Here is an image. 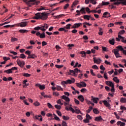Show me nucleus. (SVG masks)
<instances>
[{"mask_svg":"<svg viewBox=\"0 0 126 126\" xmlns=\"http://www.w3.org/2000/svg\"><path fill=\"white\" fill-rule=\"evenodd\" d=\"M35 86L39 87V89L40 90H44L46 88V86L45 85H41V84H36L35 85Z\"/></svg>","mask_w":126,"mask_h":126,"instance_id":"obj_8","label":"nucleus"},{"mask_svg":"<svg viewBox=\"0 0 126 126\" xmlns=\"http://www.w3.org/2000/svg\"><path fill=\"white\" fill-rule=\"evenodd\" d=\"M114 53L116 58H122V56H120V53H119V50L118 49H115Z\"/></svg>","mask_w":126,"mask_h":126,"instance_id":"obj_9","label":"nucleus"},{"mask_svg":"<svg viewBox=\"0 0 126 126\" xmlns=\"http://www.w3.org/2000/svg\"><path fill=\"white\" fill-rule=\"evenodd\" d=\"M111 14L108 12H105L102 15V17L104 18H109V17H111Z\"/></svg>","mask_w":126,"mask_h":126,"instance_id":"obj_7","label":"nucleus"},{"mask_svg":"<svg viewBox=\"0 0 126 126\" xmlns=\"http://www.w3.org/2000/svg\"><path fill=\"white\" fill-rule=\"evenodd\" d=\"M78 4V1L75 0L71 6V8H73V7H74L75 5H77Z\"/></svg>","mask_w":126,"mask_h":126,"instance_id":"obj_29","label":"nucleus"},{"mask_svg":"<svg viewBox=\"0 0 126 126\" xmlns=\"http://www.w3.org/2000/svg\"><path fill=\"white\" fill-rule=\"evenodd\" d=\"M56 67H57V68H62V67H63V65H58L56 64L55 65Z\"/></svg>","mask_w":126,"mask_h":126,"instance_id":"obj_52","label":"nucleus"},{"mask_svg":"<svg viewBox=\"0 0 126 126\" xmlns=\"http://www.w3.org/2000/svg\"><path fill=\"white\" fill-rule=\"evenodd\" d=\"M105 83L106 85H107L108 86H110V87H112L113 85H114V83H113V82L110 81H106L105 82Z\"/></svg>","mask_w":126,"mask_h":126,"instance_id":"obj_18","label":"nucleus"},{"mask_svg":"<svg viewBox=\"0 0 126 126\" xmlns=\"http://www.w3.org/2000/svg\"><path fill=\"white\" fill-rule=\"evenodd\" d=\"M111 92H115V85H112L111 89Z\"/></svg>","mask_w":126,"mask_h":126,"instance_id":"obj_60","label":"nucleus"},{"mask_svg":"<svg viewBox=\"0 0 126 126\" xmlns=\"http://www.w3.org/2000/svg\"><path fill=\"white\" fill-rule=\"evenodd\" d=\"M119 37L120 38V39H121V42L122 43H124L125 44H126V38L125 37H123V36H119Z\"/></svg>","mask_w":126,"mask_h":126,"instance_id":"obj_24","label":"nucleus"},{"mask_svg":"<svg viewBox=\"0 0 126 126\" xmlns=\"http://www.w3.org/2000/svg\"><path fill=\"white\" fill-rule=\"evenodd\" d=\"M72 83V82L71 81V80L68 79L67 81H63L61 84L62 85L63 87H65V85L67 84H71Z\"/></svg>","mask_w":126,"mask_h":126,"instance_id":"obj_5","label":"nucleus"},{"mask_svg":"<svg viewBox=\"0 0 126 126\" xmlns=\"http://www.w3.org/2000/svg\"><path fill=\"white\" fill-rule=\"evenodd\" d=\"M75 113H76V114H81L80 110L79 109H75Z\"/></svg>","mask_w":126,"mask_h":126,"instance_id":"obj_61","label":"nucleus"},{"mask_svg":"<svg viewBox=\"0 0 126 126\" xmlns=\"http://www.w3.org/2000/svg\"><path fill=\"white\" fill-rule=\"evenodd\" d=\"M78 99L81 101V102H84V97H83V95H79L78 97Z\"/></svg>","mask_w":126,"mask_h":126,"instance_id":"obj_25","label":"nucleus"},{"mask_svg":"<svg viewBox=\"0 0 126 126\" xmlns=\"http://www.w3.org/2000/svg\"><path fill=\"white\" fill-rule=\"evenodd\" d=\"M93 59H94V63H97V64L101 63V59H96V57H94Z\"/></svg>","mask_w":126,"mask_h":126,"instance_id":"obj_11","label":"nucleus"},{"mask_svg":"<svg viewBox=\"0 0 126 126\" xmlns=\"http://www.w3.org/2000/svg\"><path fill=\"white\" fill-rule=\"evenodd\" d=\"M41 28L42 29L46 28V29H48V28H49V26L47 24H44L43 25L41 26Z\"/></svg>","mask_w":126,"mask_h":126,"instance_id":"obj_31","label":"nucleus"},{"mask_svg":"<svg viewBox=\"0 0 126 126\" xmlns=\"http://www.w3.org/2000/svg\"><path fill=\"white\" fill-rule=\"evenodd\" d=\"M56 89H57V91H61V90L62 91H63V90L62 89V87H61V86H57Z\"/></svg>","mask_w":126,"mask_h":126,"instance_id":"obj_34","label":"nucleus"},{"mask_svg":"<svg viewBox=\"0 0 126 126\" xmlns=\"http://www.w3.org/2000/svg\"><path fill=\"white\" fill-rule=\"evenodd\" d=\"M86 119H88V120H91L92 119V118L91 117V116H90V115H89V114H86Z\"/></svg>","mask_w":126,"mask_h":126,"instance_id":"obj_53","label":"nucleus"},{"mask_svg":"<svg viewBox=\"0 0 126 126\" xmlns=\"http://www.w3.org/2000/svg\"><path fill=\"white\" fill-rule=\"evenodd\" d=\"M93 109V107L91 106H90L88 109V110H87L86 111L87 113H90L91 112V111H92V110Z\"/></svg>","mask_w":126,"mask_h":126,"instance_id":"obj_39","label":"nucleus"},{"mask_svg":"<svg viewBox=\"0 0 126 126\" xmlns=\"http://www.w3.org/2000/svg\"><path fill=\"white\" fill-rule=\"evenodd\" d=\"M39 3H40V1H36V0H30L27 2V4H28L30 7H31L32 5H35V4H36V5H38Z\"/></svg>","mask_w":126,"mask_h":126,"instance_id":"obj_3","label":"nucleus"},{"mask_svg":"<svg viewBox=\"0 0 126 126\" xmlns=\"http://www.w3.org/2000/svg\"><path fill=\"white\" fill-rule=\"evenodd\" d=\"M27 25V22H22L20 23V27H25Z\"/></svg>","mask_w":126,"mask_h":126,"instance_id":"obj_21","label":"nucleus"},{"mask_svg":"<svg viewBox=\"0 0 126 126\" xmlns=\"http://www.w3.org/2000/svg\"><path fill=\"white\" fill-rule=\"evenodd\" d=\"M45 7L41 6L39 8L36 9V10H37L38 11H41V10H45Z\"/></svg>","mask_w":126,"mask_h":126,"instance_id":"obj_44","label":"nucleus"},{"mask_svg":"<svg viewBox=\"0 0 126 126\" xmlns=\"http://www.w3.org/2000/svg\"><path fill=\"white\" fill-rule=\"evenodd\" d=\"M53 120H56V121H58V122H60V121H61L60 118H59L57 116H55V117H54V119L53 118Z\"/></svg>","mask_w":126,"mask_h":126,"instance_id":"obj_56","label":"nucleus"},{"mask_svg":"<svg viewBox=\"0 0 126 126\" xmlns=\"http://www.w3.org/2000/svg\"><path fill=\"white\" fill-rule=\"evenodd\" d=\"M92 101H93L94 103L97 104L98 103V100H99V98L98 97H93V96H92Z\"/></svg>","mask_w":126,"mask_h":126,"instance_id":"obj_14","label":"nucleus"},{"mask_svg":"<svg viewBox=\"0 0 126 126\" xmlns=\"http://www.w3.org/2000/svg\"><path fill=\"white\" fill-rule=\"evenodd\" d=\"M81 83H82L81 84V87H86V83L84 82H81Z\"/></svg>","mask_w":126,"mask_h":126,"instance_id":"obj_54","label":"nucleus"},{"mask_svg":"<svg viewBox=\"0 0 126 126\" xmlns=\"http://www.w3.org/2000/svg\"><path fill=\"white\" fill-rule=\"evenodd\" d=\"M25 54H26L27 55H28V56H29L31 54V51H30L29 50H27L26 51Z\"/></svg>","mask_w":126,"mask_h":126,"instance_id":"obj_64","label":"nucleus"},{"mask_svg":"<svg viewBox=\"0 0 126 126\" xmlns=\"http://www.w3.org/2000/svg\"><path fill=\"white\" fill-rule=\"evenodd\" d=\"M93 112L94 113V114H95L96 115H97V114H99V113H100V112H99V110H98V109H97V108L94 109Z\"/></svg>","mask_w":126,"mask_h":126,"instance_id":"obj_33","label":"nucleus"},{"mask_svg":"<svg viewBox=\"0 0 126 126\" xmlns=\"http://www.w3.org/2000/svg\"><path fill=\"white\" fill-rule=\"evenodd\" d=\"M49 17V14L46 12H38L35 14L34 19H41V20H47Z\"/></svg>","mask_w":126,"mask_h":126,"instance_id":"obj_1","label":"nucleus"},{"mask_svg":"<svg viewBox=\"0 0 126 126\" xmlns=\"http://www.w3.org/2000/svg\"><path fill=\"white\" fill-rule=\"evenodd\" d=\"M83 122L86 124H88V123H89V119H88L87 118H86V119L83 120Z\"/></svg>","mask_w":126,"mask_h":126,"instance_id":"obj_63","label":"nucleus"},{"mask_svg":"<svg viewBox=\"0 0 126 126\" xmlns=\"http://www.w3.org/2000/svg\"><path fill=\"white\" fill-rule=\"evenodd\" d=\"M108 4H110L109 2H105V1H102V5H108Z\"/></svg>","mask_w":126,"mask_h":126,"instance_id":"obj_48","label":"nucleus"},{"mask_svg":"<svg viewBox=\"0 0 126 126\" xmlns=\"http://www.w3.org/2000/svg\"><path fill=\"white\" fill-rule=\"evenodd\" d=\"M80 54H81V55H81V57H82V58H87V55H86V52H85V51H81L80 52Z\"/></svg>","mask_w":126,"mask_h":126,"instance_id":"obj_16","label":"nucleus"},{"mask_svg":"<svg viewBox=\"0 0 126 126\" xmlns=\"http://www.w3.org/2000/svg\"><path fill=\"white\" fill-rule=\"evenodd\" d=\"M62 99H63V100H65L66 102H70V99H69V97H67L65 95H63L61 97Z\"/></svg>","mask_w":126,"mask_h":126,"instance_id":"obj_10","label":"nucleus"},{"mask_svg":"<svg viewBox=\"0 0 126 126\" xmlns=\"http://www.w3.org/2000/svg\"><path fill=\"white\" fill-rule=\"evenodd\" d=\"M35 58H37V56L34 54H32L28 56L27 59H35Z\"/></svg>","mask_w":126,"mask_h":126,"instance_id":"obj_15","label":"nucleus"},{"mask_svg":"<svg viewBox=\"0 0 126 126\" xmlns=\"http://www.w3.org/2000/svg\"><path fill=\"white\" fill-rule=\"evenodd\" d=\"M4 72L7 73V74H9L10 73H12V71L11 69H9L4 70Z\"/></svg>","mask_w":126,"mask_h":126,"instance_id":"obj_28","label":"nucleus"},{"mask_svg":"<svg viewBox=\"0 0 126 126\" xmlns=\"http://www.w3.org/2000/svg\"><path fill=\"white\" fill-rule=\"evenodd\" d=\"M16 41H18V39L15 37H13L12 36L11 37V42H16Z\"/></svg>","mask_w":126,"mask_h":126,"instance_id":"obj_30","label":"nucleus"},{"mask_svg":"<svg viewBox=\"0 0 126 126\" xmlns=\"http://www.w3.org/2000/svg\"><path fill=\"white\" fill-rule=\"evenodd\" d=\"M65 109L66 111H71L72 113H75V110H74L71 107H69L68 108V107L66 106Z\"/></svg>","mask_w":126,"mask_h":126,"instance_id":"obj_13","label":"nucleus"},{"mask_svg":"<svg viewBox=\"0 0 126 126\" xmlns=\"http://www.w3.org/2000/svg\"><path fill=\"white\" fill-rule=\"evenodd\" d=\"M3 60H4V62H7V61H9L10 60V58L9 57H3Z\"/></svg>","mask_w":126,"mask_h":126,"instance_id":"obj_47","label":"nucleus"},{"mask_svg":"<svg viewBox=\"0 0 126 126\" xmlns=\"http://www.w3.org/2000/svg\"><path fill=\"white\" fill-rule=\"evenodd\" d=\"M17 63L20 67H21V68H23V67H24V65H25V62L24 61H20V59H19L17 60Z\"/></svg>","mask_w":126,"mask_h":126,"instance_id":"obj_4","label":"nucleus"},{"mask_svg":"<svg viewBox=\"0 0 126 126\" xmlns=\"http://www.w3.org/2000/svg\"><path fill=\"white\" fill-rule=\"evenodd\" d=\"M41 29H42L41 27L37 26L34 28V30H41Z\"/></svg>","mask_w":126,"mask_h":126,"instance_id":"obj_57","label":"nucleus"},{"mask_svg":"<svg viewBox=\"0 0 126 126\" xmlns=\"http://www.w3.org/2000/svg\"><path fill=\"white\" fill-rule=\"evenodd\" d=\"M70 26H71V24H68L64 27L65 29L69 30L70 29Z\"/></svg>","mask_w":126,"mask_h":126,"instance_id":"obj_36","label":"nucleus"},{"mask_svg":"<svg viewBox=\"0 0 126 126\" xmlns=\"http://www.w3.org/2000/svg\"><path fill=\"white\" fill-rule=\"evenodd\" d=\"M110 1L111 2H113V1H117L109 5V6H111V9L116 8V6H114V4L115 5H120V4H122V5H126V0H110Z\"/></svg>","mask_w":126,"mask_h":126,"instance_id":"obj_2","label":"nucleus"},{"mask_svg":"<svg viewBox=\"0 0 126 126\" xmlns=\"http://www.w3.org/2000/svg\"><path fill=\"white\" fill-rule=\"evenodd\" d=\"M117 49H118V50L119 51H121L122 52L124 51V48H123V46H117Z\"/></svg>","mask_w":126,"mask_h":126,"instance_id":"obj_37","label":"nucleus"},{"mask_svg":"<svg viewBox=\"0 0 126 126\" xmlns=\"http://www.w3.org/2000/svg\"><path fill=\"white\" fill-rule=\"evenodd\" d=\"M19 58L20 59H25V58H26V56H25V54H22L19 56Z\"/></svg>","mask_w":126,"mask_h":126,"instance_id":"obj_46","label":"nucleus"},{"mask_svg":"<svg viewBox=\"0 0 126 126\" xmlns=\"http://www.w3.org/2000/svg\"><path fill=\"white\" fill-rule=\"evenodd\" d=\"M14 26H15V25H7L4 26V28H8L9 27H10V28L14 27Z\"/></svg>","mask_w":126,"mask_h":126,"instance_id":"obj_38","label":"nucleus"},{"mask_svg":"<svg viewBox=\"0 0 126 126\" xmlns=\"http://www.w3.org/2000/svg\"><path fill=\"white\" fill-rule=\"evenodd\" d=\"M117 126H126V123H123L121 121H118L117 123Z\"/></svg>","mask_w":126,"mask_h":126,"instance_id":"obj_23","label":"nucleus"},{"mask_svg":"<svg viewBox=\"0 0 126 126\" xmlns=\"http://www.w3.org/2000/svg\"><path fill=\"white\" fill-rule=\"evenodd\" d=\"M39 118H40L39 119L40 122H42L43 118L42 117V116H41V115L35 116H34V119H36V120H39Z\"/></svg>","mask_w":126,"mask_h":126,"instance_id":"obj_19","label":"nucleus"},{"mask_svg":"<svg viewBox=\"0 0 126 126\" xmlns=\"http://www.w3.org/2000/svg\"><path fill=\"white\" fill-rule=\"evenodd\" d=\"M67 124H66V122L64 121H62V126H67Z\"/></svg>","mask_w":126,"mask_h":126,"instance_id":"obj_55","label":"nucleus"},{"mask_svg":"<svg viewBox=\"0 0 126 126\" xmlns=\"http://www.w3.org/2000/svg\"><path fill=\"white\" fill-rule=\"evenodd\" d=\"M28 82L27 80H24L23 82V87L24 88H25V87H27L29 85H27V83H26Z\"/></svg>","mask_w":126,"mask_h":126,"instance_id":"obj_22","label":"nucleus"},{"mask_svg":"<svg viewBox=\"0 0 126 126\" xmlns=\"http://www.w3.org/2000/svg\"><path fill=\"white\" fill-rule=\"evenodd\" d=\"M33 105L35 107H38V106H40V103L39 102L35 101V102L33 103Z\"/></svg>","mask_w":126,"mask_h":126,"instance_id":"obj_43","label":"nucleus"},{"mask_svg":"<svg viewBox=\"0 0 126 126\" xmlns=\"http://www.w3.org/2000/svg\"><path fill=\"white\" fill-rule=\"evenodd\" d=\"M102 102H103L104 106H106V107H107V108L109 110H111V106H110L111 105L110 104V103H109V102H108V101H107V100H104Z\"/></svg>","mask_w":126,"mask_h":126,"instance_id":"obj_6","label":"nucleus"},{"mask_svg":"<svg viewBox=\"0 0 126 126\" xmlns=\"http://www.w3.org/2000/svg\"><path fill=\"white\" fill-rule=\"evenodd\" d=\"M120 102H121V103H126V98L122 97L120 99Z\"/></svg>","mask_w":126,"mask_h":126,"instance_id":"obj_41","label":"nucleus"},{"mask_svg":"<svg viewBox=\"0 0 126 126\" xmlns=\"http://www.w3.org/2000/svg\"><path fill=\"white\" fill-rule=\"evenodd\" d=\"M80 12H81L82 14H86V12L85 11V8L82 7L80 10Z\"/></svg>","mask_w":126,"mask_h":126,"instance_id":"obj_26","label":"nucleus"},{"mask_svg":"<svg viewBox=\"0 0 126 126\" xmlns=\"http://www.w3.org/2000/svg\"><path fill=\"white\" fill-rule=\"evenodd\" d=\"M70 73L71 75H72V76H75V77L77 76V74L75 73L74 70H70Z\"/></svg>","mask_w":126,"mask_h":126,"instance_id":"obj_20","label":"nucleus"},{"mask_svg":"<svg viewBox=\"0 0 126 126\" xmlns=\"http://www.w3.org/2000/svg\"><path fill=\"white\" fill-rule=\"evenodd\" d=\"M63 119L64 121H68V120H69V117L68 116H63Z\"/></svg>","mask_w":126,"mask_h":126,"instance_id":"obj_42","label":"nucleus"},{"mask_svg":"<svg viewBox=\"0 0 126 126\" xmlns=\"http://www.w3.org/2000/svg\"><path fill=\"white\" fill-rule=\"evenodd\" d=\"M23 75L26 77H30V76H31V75L28 73H24Z\"/></svg>","mask_w":126,"mask_h":126,"instance_id":"obj_58","label":"nucleus"},{"mask_svg":"<svg viewBox=\"0 0 126 126\" xmlns=\"http://www.w3.org/2000/svg\"><path fill=\"white\" fill-rule=\"evenodd\" d=\"M94 121L95 122H101V121H103V118H102L101 116L96 117L95 118Z\"/></svg>","mask_w":126,"mask_h":126,"instance_id":"obj_17","label":"nucleus"},{"mask_svg":"<svg viewBox=\"0 0 126 126\" xmlns=\"http://www.w3.org/2000/svg\"><path fill=\"white\" fill-rule=\"evenodd\" d=\"M109 43L110 45H115V39L113 38L109 40Z\"/></svg>","mask_w":126,"mask_h":126,"instance_id":"obj_27","label":"nucleus"},{"mask_svg":"<svg viewBox=\"0 0 126 126\" xmlns=\"http://www.w3.org/2000/svg\"><path fill=\"white\" fill-rule=\"evenodd\" d=\"M47 106H48V108H49L50 109H54L53 105H52V104H51V103H47Z\"/></svg>","mask_w":126,"mask_h":126,"instance_id":"obj_50","label":"nucleus"},{"mask_svg":"<svg viewBox=\"0 0 126 126\" xmlns=\"http://www.w3.org/2000/svg\"><path fill=\"white\" fill-rule=\"evenodd\" d=\"M56 113L58 115V116H59L60 117H62V113L60 111L57 110Z\"/></svg>","mask_w":126,"mask_h":126,"instance_id":"obj_59","label":"nucleus"},{"mask_svg":"<svg viewBox=\"0 0 126 126\" xmlns=\"http://www.w3.org/2000/svg\"><path fill=\"white\" fill-rule=\"evenodd\" d=\"M84 19H87L88 20H90V19L89 18V16L87 15H84L83 16Z\"/></svg>","mask_w":126,"mask_h":126,"instance_id":"obj_51","label":"nucleus"},{"mask_svg":"<svg viewBox=\"0 0 126 126\" xmlns=\"http://www.w3.org/2000/svg\"><path fill=\"white\" fill-rule=\"evenodd\" d=\"M40 38H41V39H43L44 38H46V35H45V32H43L42 33H40Z\"/></svg>","mask_w":126,"mask_h":126,"instance_id":"obj_45","label":"nucleus"},{"mask_svg":"<svg viewBox=\"0 0 126 126\" xmlns=\"http://www.w3.org/2000/svg\"><path fill=\"white\" fill-rule=\"evenodd\" d=\"M64 29H65V28L64 27L63 28H61L58 30L60 31V32H62L63 31H64Z\"/></svg>","mask_w":126,"mask_h":126,"instance_id":"obj_62","label":"nucleus"},{"mask_svg":"<svg viewBox=\"0 0 126 126\" xmlns=\"http://www.w3.org/2000/svg\"><path fill=\"white\" fill-rule=\"evenodd\" d=\"M19 32H20V33H27L28 32V31L27 30H20Z\"/></svg>","mask_w":126,"mask_h":126,"instance_id":"obj_35","label":"nucleus"},{"mask_svg":"<svg viewBox=\"0 0 126 126\" xmlns=\"http://www.w3.org/2000/svg\"><path fill=\"white\" fill-rule=\"evenodd\" d=\"M55 107L58 110H61V109H62V106L61 105H55Z\"/></svg>","mask_w":126,"mask_h":126,"instance_id":"obj_49","label":"nucleus"},{"mask_svg":"<svg viewBox=\"0 0 126 126\" xmlns=\"http://www.w3.org/2000/svg\"><path fill=\"white\" fill-rule=\"evenodd\" d=\"M125 33H126V31H125V30H122L120 31L118 33L119 38H121V37H120V36L122 37V35H124L125 34Z\"/></svg>","mask_w":126,"mask_h":126,"instance_id":"obj_12","label":"nucleus"},{"mask_svg":"<svg viewBox=\"0 0 126 126\" xmlns=\"http://www.w3.org/2000/svg\"><path fill=\"white\" fill-rule=\"evenodd\" d=\"M113 80H114V81H115L116 83H119L120 82V80H119L117 77H115L113 79Z\"/></svg>","mask_w":126,"mask_h":126,"instance_id":"obj_32","label":"nucleus"},{"mask_svg":"<svg viewBox=\"0 0 126 126\" xmlns=\"http://www.w3.org/2000/svg\"><path fill=\"white\" fill-rule=\"evenodd\" d=\"M75 26H76V28H78L79 27H80V26H81V25H82V23H75Z\"/></svg>","mask_w":126,"mask_h":126,"instance_id":"obj_40","label":"nucleus"}]
</instances>
